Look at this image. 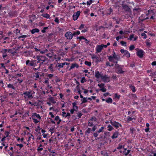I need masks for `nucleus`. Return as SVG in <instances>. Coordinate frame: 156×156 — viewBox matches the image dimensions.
I'll use <instances>...</instances> for the list:
<instances>
[{"label":"nucleus","mask_w":156,"mask_h":156,"mask_svg":"<svg viewBox=\"0 0 156 156\" xmlns=\"http://www.w3.org/2000/svg\"><path fill=\"white\" fill-rule=\"evenodd\" d=\"M120 44L123 46H126V42L123 41H121L120 42Z\"/></svg>","instance_id":"473e14b6"},{"label":"nucleus","mask_w":156,"mask_h":156,"mask_svg":"<svg viewBox=\"0 0 156 156\" xmlns=\"http://www.w3.org/2000/svg\"><path fill=\"white\" fill-rule=\"evenodd\" d=\"M93 1L92 0H90L89 1H88L87 2V4L88 5H90L92 2Z\"/></svg>","instance_id":"a19ab883"},{"label":"nucleus","mask_w":156,"mask_h":156,"mask_svg":"<svg viewBox=\"0 0 156 156\" xmlns=\"http://www.w3.org/2000/svg\"><path fill=\"white\" fill-rule=\"evenodd\" d=\"M129 87L133 92H134L136 91L135 88L134 86L131 85Z\"/></svg>","instance_id":"5701e85b"},{"label":"nucleus","mask_w":156,"mask_h":156,"mask_svg":"<svg viewBox=\"0 0 156 156\" xmlns=\"http://www.w3.org/2000/svg\"><path fill=\"white\" fill-rule=\"evenodd\" d=\"M32 34H34L35 33H38L39 32V30L37 28H34L30 30Z\"/></svg>","instance_id":"dca6fc26"},{"label":"nucleus","mask_w":156,"mask_h":156,"mask_svg":"<svg viewBox=\"0 0 156 156\" xmlns=\"http://www.w3.org/2000/svg\"><path fill=\"white\" fill-rule=\"evenodd\" d=\"M103 81L105 82H109L110 81V77L108 76L107 75H105L104 76H101Z\"/></svg>","instance_id":"9d476101"},{"label":"nucleus","mask_w":156,"mask_h":156,"mask_svg":"<svg viewBox=\"0 0 156 156\" xmlns=\"http://www.w3.org/2000/svg\"><path fill=\"white\" fill-rule=\"evenodd\" d=\"M65 36L67 39L69 40L72 39L73 37V34L70 31L67 32L65 34Z\"/></svg>","instance_id":"1a4fd4ad"},{"label":"nucleus","mask_w":156,"mask_h":156,"mask_svg":"<svg viewBox=\"0 0 156 156\" xmlns=\"http://www.w3.org/2000/svg\"><path fill=\"white\" fill-rule=\"evenodd\" d=\"M42 16L43 17H44L47 19L49 18L50 17L49 15L47 13L43 14L42 15Z\"/></svg>","instance_id":"aec40b11"},{"label":"nucleus","mask_w":156,"mask_h":156,"mask_svg":"<svg viewBox=\"0 0 156 156\" xmlns=\"http://www.w3.org/2000/svg\"><path fill=\"white\" fill-rule=\"evenodd\" d=\"M98 139H101V141H103L104 144L108 142V138L107 137L105 136H104L103 135H101L100 137L99 138H98Z\"/></svg>","instance_id":"0eeeda50"},{"label":"nucleus","mask_w":156,"mask_h":156,"mask_svg":"<svg viewBox=\"0 0 156 156\" xmlns=\"http://www.w3.org/2000/svg\"><path fill=\"white\" fill-rule=\"evenodd\" d=\"M141 36H144V38L146 39L147 38V35L144 33H142L141 34Z\"/></svg>","instance_id":"09e8293b"},{"label":"nucleus","mask_w":156,"mask_h":156,"mask_svg":"<svg viewBox=\"0 0 156 156\" xmlns=\"http://www.w3.org/2000/svg\"><path fill=\"white\" fill-rule=\"evenodd\" d=\"M35 116L37 118L39 119H40L41 117L38 114H37L36 113H34L32 115V118L34 116Z\"/></svg>","instance_id":"f3484780"},{"label":"nucleus","mask_w":156,"mask_h":156,"mask_svg":"<svg viewBox=\"0 0 156 156\" xmlns=\"http://www.w3.org/2000/svg\"><path fill=\"white\" fill-rule=\"evenodd\" d=\"M118 69V72L119 73H122L124 72L122 70L121 68H119V69Z\"/></svg>","instance_id":"c03bdc74"},{"label":"nucleus","mask_w":156,"mask_h":156,"mask_svg":"<svg viewBox=\"0 0 156 156\" xmlns=\"http://www.w3.org/2000/svg\"><path fill=\"white\" fill-rule=\"evenodd\" d=\"M36 62V60H31L29 64V65L31 66H34V63Z\"/></svg>","instance_id":"6ab92c4d"},{"label":"nucleus","mask_w":156,"mask_h":156,"mask_svg":"<svg viewBox=\"0 0 156 156\" xmlns=\"http://www.w3.org/2000/svg\"><path fill=\"white\" fill-rule=\"evenodd\" d=\"M93 120H94L95 122L97 120V118L95 116H93L91 117V119H90L89 121H91Z\"/></svg>","instance_id":"cd10ccee"},{"label":"nucleus","mask_w":156,"mask_h":156,"mask_svg":"<svg viewBox=\"0 0 156 156\" xmlns=\"http://www.w3.org/2000/svg\"><path fill=\"white\" fill-rule=\"evenodd\" d=\"M104 129V127L103 126H102L101 129H99L98 131V133H99L102 131V130L103 129Z\"/></svg>","instance_id":"8fccbe9b"},{"label":"nucleus","mask_w":156,"mask_h":156,"mask_svg":"<svg viewBox=\"0 0 156 156\" xmlns=\"http://www.w3.org/2000/svg\"><path fill=\"white\" fill-rule=\"evenodd\" d=\"M86 81L87 80L85 79V78L84 77H83L81 79V82L82 83H83L86 82Z\"/></svg>","instance_id":"2f4dec72"},{"label":"nucleus","mask_w":156,"mask_h":156,"mask_svg":"<svg viewBox=\"0 0 156 156\" xmlns=\"http://www.w3.org/2000/svg\"><path fill=\"white\" fill-rule=\"evenodd\" d=\"M72 105L73 107V108H74L76 106V102H74L73 103Z\"/></svg>","instance_id":"69168bd1"},{"label":"nucleus","mask_w":156,"mask_h":156,"mask_svg":"<svg viewBox=\"0 0 156 156\" xmlns=\"http://www.w3.org/2000/svg\"><path fill=\"white\" fill-rule=\"evenodd\" d=\"M144 52L143 50H140L137 51L136 55L139 57L142 58L144 56Z\"/></svg>","instance_id":"9b49d317"},{"label":"nucleus","mask_w":156,"mask_h":156,"mask_svg":"<svg viewBox=\"0 0 156 156\" xmlns=\"http://www.w3.org/2000/svg\"><path fill=\"white\" fill-rule=\"evenodd\" d=\"M16 146H19L20 148V149H21L22 147H23V145L22 144H16Z\"/></svg>","instance_id":"603ef678"},{"label":"nucleus","mask_w":156,"mask_h":156,"mask_svg":"<svg viewBox=\"0 0 156 156\" xmlns=\"http://www.w3.org/2000/svg\"><path fill=\"white\" fill-rule=\"evenodd\" d=\"M133 119V118H131L129 116L128 117V119H127V120L128 121H132Z\"/></svg>","instance_id":"864d4df0"},{"label":"nucleus","mask_w":156,"mask_h":156,"mask_svg":"<svg viewBox=\"0 0 156 156\" xmlns=\"http://www.w3.org/2000/svg\"><path fill=\"white\" fill-rule=\"evenodd\" d=\"M130 131L131 133L133 134V132L135 131V129L134 128H130Z\"/></svg>","instance_id":"0e129e2a"},{"label":"nucleus","mask_w":156,"mask_h":156,"mask_svg":"<svg viewBox=\"0 0 156 156\" xmlns=\"http://www.w3.org/2000/svg\"><path fill=\"white\" fill-rule=\"evenodd\" d=\"M135 47L134 45H131L129 47V50L132 51L134 49Z\"/></svg>","instance_id":"37998d69"},{"label":"nucleus","mask_w":156,"mask_h":156,"mask_svg":"<svg viewBox=\"0 0 156 156\" xmlns=\"http://www.w3.org/2000/svg\"><path fill=\"white\" fill-rule=\"evenodd\" d=\"M54 129V128H50L49 130V131L51 132V133H52L53 132H52Z\"/></svg>","instance_id":"774afa93"},{"label":"nucleus","mask_w":156,"mask_h":156,"mask_svg":"<svg viewBox=\"0 0 156 156\" xmlns=\"http://www.w3.org/2000/svg\"><path fill=\"white\" fill-rule=\"evenodd\" d=\"M130 151L131 150H128L127 152H126L125 151H123V153H124V154L125 156H127L130 153Z\"/></svg>","instance_id":"58836bf2"},{"label":"nucleus","mask_w":156,"mask_h":156,"mask_svg":"<svg viewBox=\"0 0 156 156\" xmlns=\"http://www.w3.org/2000/svg\"><path fill=\"white\" fill-rule=\"evenodd\" d=\"M80 11H78L75 13H74L73 14V17L74 20L75 21L77 19L80 15Z\"/></svg>","instance_id":"6e6552de"},{"label":"nucleus","mask_w":156,"mask_h":156,"mask_svg":"<svg viewBox=\"0 0 156 156\" xmlns=\"http://www.w3.org/2000/svg\"><path fill=\"white\" fill-rule=\"evenodd\" d=\"M59 119V117L58 116H56L55 118V120L57 121Z\"/></svg>","instance_id":"338daca9"},{"label":"nucleus","mask_w":156,"mask_h":156,"mask_svg":"<svg viewBox=\"0 0 156 156\" xmlns=\"http://www.w3.org/2000/svg\"><path fill=\"white\" fill-rule=\"evenodd\" d=\"M30 60H27L26 62V65H29V64L30 62Z\"/></svg>","instance_id":"e2e57ef3"},{"label":"nucleus","mask_w":156,"mask_h":156,"mask_svg":"<svg viewBox=\"0 0 156 156\" xmlns=\"http://www.w3.org/2000/svg\"><path fill=\"white\" fill-rule=\"evenodd\" d=\"M148 13L147 14V15L151 13L154 14V12L152 10H149L148 11Z\"/></svg>","instance_id":"a18cd8bd"},{"label":"nucleus","mask_w":156,"mask_h":156,"mask_svg":"<svg viewBox=\"0 0 156 156\" xmlns=\"http://www.w3.org/2000/svg\"><path fill=\"white\" fill-rule=\"evenodd\" d=\"M103 49V47L101 45H98L96 48V51L97 52L99 53L101 52Z\"/></svg>","instance_id":"f8f14e48"},{"label":"nucleus","mask_w":156,"mask_h":156,"mask_svg":"<svg viewBox=\"0 0 156 156\" xmlns=\"http://www.w3.org/2000/svg\"><path fill=\"white\" fill-rule=\"evenodd\" d=\"M115 68L117 69H119V68H121L120 67L119 65V64H115Z\"/></svg>","instance_id":"5fc2aeb1"},{"label":"nucleus","mask_w":156,"mask_h":156,"mask_svg":"<svg viewBox=\"0 0 156 156\" xmlns=\"http://www.w3.org/2000/svg\"><path fill=\"white\" fill-rule=\"evenodd\" d=\"M120 52L123 54H124V55L127 58H129L130 57V54L129 52L126 50L122 49L120 51Z\"/></svg>","instance_id":"39448f33"},{"label":"nucleus","mask_w":156,"mask_h":156,"mask_svg":"<svg viewBox=\"0 0 156 156\" xmlns=\"http://www.w3.org/2000/svg\"><path fill=\"white\" fill-rule=\"evenodd\" d=\"M34 49L35 50V51H40V53H41V54H44V53H45V51H41V50L39 49H38L37 48H34Z\"/></svg>","instance_id":"412c9836"},{"label":"nucleus","mask_w":156,"mask_h":156,"mask_svg":"<svg viewBox=\"0 0 156 156\" xmlns=\"http://www.w3.org/2000/svg\"><path fill=\"white\" fill-rule=\"evenodd\" d=\"M91 57L92 59H94V58L97 59V58H98L97 57L96 55H92Z\"/></svg>","instance_id":"bf43d9fd"},{"label":"nucleus","mask_w":156,"mask_h":156,"mask_svg":"<svg viewBox=\"0 0 156 156\" xmlns=\"http://www.w3.org/2000/svg\"><path fill=\"white\" fill-rule=\"evenodd\" d=\"M115 58L117 61L119 60L120 59V56L119 55L110 56L108 57V59L110 62H113V59Z\"/></svg>","instance_id":"20e7f679"},{"label":"nucleus","mask_w":156,"mask_h":156,"mask_svg":"<svg viewBox=\"0 0 156 156\" xmlns=\"http://www.w3.org/2000/svg\"><path fill=\"white\" fill-rule=\"evenodd\" d=\"M108 130L109 131H111L113 129V127L111 125H108Z\"/></svg>","instance_id":"c9c22d12"},{"label":"nucleus","mask_w":156,"mask_h":156,"mask_svg":"<svg viewBox=\"0 0 156 156\" xmlns=\"http://www.w3.org/2000/svg\"><path fill=\"white\" fill-rule=\"evenodd\" d=\"M88 125L89 126H92L94 125V124L92 122H88Z\"/></svg>","instance_id":"4d7b16f0"},{"label":"nucleus","mask_w":156,"mask_h":156,"mask_svg":"<svg viewBox=\"0 0 156 156\" xmlns=\"http://www.w3.org/2000/svg\"><path fill=\"white\" fill-rule=\"evenodd\" d=\"M110 122L111 124L116 129H118L119 128V125L121 126V125L120 124L115 121H110Z\"/></svg>","instance_id":"423d86ee"},{"label":"nucleus","mask_w":156,"mask_h":156,"mask_svg":"<svg viewBox=\"0 0 156 156\" xmlns=\"http://www.w3.org/2000/svg\"><path fill=\"white\" fill-rule=\"evenodd\" d=\"M79 67V65L76 63H73L71 64V66L69 69V70H70L73 68H74L75 67L76 68H78Z\"/></svg>","instance_id":"ddd939ff"},{"label":"nucleus","mask_w":156,"mask_h":156,"mask_svg":"<svg viewBox=\"0 0 156 156\" xmlns=\"http://www.w3.org/2000/svg\"><path fill=\"white\" fill-rule=\"evenodd\" d=\"M48 100L52 103L53 104H55L56 103V101L54 100V98L53 97H50L48 98Z\"/></svg>","instance_id":"a211bd4d"},{"label":"nucleus","mask_w":156,"mask_h":156,"mask_svg":"<svg viewBox=\"0 0 156 156\" xmlns=\"http://www.w3.org/2000/svg\"><path fill=\"white\" fill-rule=\"evenodd\" d=\"M55 21L56 22L57 24H58L59 23V20L57 17L55 18Z\"/></svg>","instance_id":"13d9d810"},{"label":"nucleus","mask_w":156,"mask_h":156,"mask_svg":"<svg viewBox=\"0 0 156 156\" xmlns=\"http://www.w3.org/2000/svg\"><path fill=\"white\" fill-rule=\"evenodd\" d=\"M32 118L33 120V121L35 123H36V124L37 123H38L39 122V121H38L37 119L35 118H34L33 117Z\"/></svg>","instance_id":"79ce46f5"},{"label":"nucleus","mask_w":156,"mask_h":156,"mask_svg":"<svg viewBox=\"0 0 156 156\" xmlns=\"http://www.w3.org/2000/svg\"><path fill=\"white\" fill-rule=\"evenodd\" d=\"M91 131H92V130L90 128H88L87 130L85 132V133H90Z\"/></svg>","instance_id":"7c9ffc66"},{"label":"nucleus","mask_w":156,"mask_h":156,"mask_svg":"<svg viewBox=\"0 0 156 156\" xmlns=\"http://www.w3.org/2000/svg\"><path fill=\"white\" fill-rule=\"evenodd\" d=\"M107 89L106 88H105L104 87L101 88L100 90V91H102L103 92H105L106 91Z\"/></svg>","instance_id":"ea45409f"},{"label":"nucleus","mask_w":156,"mask_h":156,"mask_svg":"<svg viewBox=\"0 0 156 156\" xmlns=\"http://www.w3.org/2000/svg\"><path fill=\"white\" fill-rule=\"evenodd\" d=\"M82 115V114L81 112H79L77 113V116L79 117V118H78V119L81 117Z\"/></svg>","instance_id":"49530a36"},{"label":"nucleus","mask_w":156,"mask_h":156,"mask_svg":"<svg viewBox=\"0 0 156 156\" xmlns=\"http://www.w3.org/2000/svg\"><path fill=\"white\" fill-rule=\"evenodd\" d=\"M29 37V35H23L20 36L18 38V39H20L21 38L26 37Z\"/></svg>","instance_id":"f704fd0d"},{"label":"nucleus","mask_w":156,"mask_h":156,"mask_svg":"<svg viewBox=\"0 0 156 156\" xmlns=\"http://www.w3.org/2000/svg\"><path fill=\"white\" fill-rule=\"evenodd\" d=\"M53 64H50V66H49L48 68L50 69V70L52 71L53 72L54 71L53 70Z\"/></svg>","instance_id":"e433bc0d"},{"label":"nucleus","mask_w":156,"mask_h":156,"mask_svg":"<svg viewBox=\"0 0 156 156\" xmlns=\"http://www.w3.org/2000/svg\"><path fill=\"white\" fill-rule=\"evenodd\" d=\"M122 7L126 12H128L130 14H132V11L130 7L127 5L122 4Z\"/></svg>","instance_id":"f03ea898"},{"label":"nucleus","mask_w":156,"mask_h":156,"mask_svg":"<svg viewBox=\"0 0 156 156\" xmlns=\"http://www.w3.org/2000/svg\"><path fill=\"white\" fill-rule=\"evenodd\" d=\"M105 101L108 103H112V100L111 98H109L108 99L106 100Z\"/></svg>","instance_id":"4be33fe9"},{"label":"nucleus","mask_w":156,"mask_h":156,"mask_svg":"<svg viewBox=\"0 0 156 156\" xmlns=\"http://www.w3.org/2000/svg\"><path fill=\"white\" fill-rule=\"evenodd\" d=\"M8 87L9 88H11L13 90H15V88L13 85L9 84L7 85Z\"/></svg>","instance_id":"393cba45"},{"label":"nucleus","mask_w":156,"mask_h":156,"mask_svg":"<svg viewBox=\"0 0 156 156\" xmlns=\"http://www.w3.org/2000/svg\"><path fill=\"white\" fill-rule=\"evenodd\" d=\"M98 86L101 88L104 87L105 86V84L103 83H101L100 84H98Z\"/></svg>","instance_id":"4c0bfd02"},{"label":"nucleus","mask_w":156,"mask_h":156,"mask_svg":"<svg viewBox=\"0 0 156 156\" xmlns=\"http://www.w3.org/2000/svg\"><path fill=\"white\" fill-rule=\"evenodd\" d=\"M140 9L139 8H135L133 9V11L134 13H136V12H138V10H140Z\"/></svg>","instance_id":"b1692460"},{"label":"nucleus","mask_w":156,"mask_h":156,"mask_svg":"<svg viewBox=\"0 0 156 156\" xmlns=\"http://www.w3.org/2000/svg\"><path fill=\"white\" fill-rule=\"evenodd\" d=\"M95 76L98 79L102 76H101V75L100 74L99 71H97L95 72Z\"/></svg>","instance_id":"4468645a"},{"label":"nucleus","mask_w":156,"mask_h":156,"mask_svg":"<svg viewBox=\"0 0 156 156\" xmlns=\"http://www.w3.org/2000/svg\"><path fill=\"white\" fill-rule=\"evenodd\" d=\"M36 58L38 60L37 63H40L39 66H38V68L40 69L41 66L43 64L46 65L48 63V62H45V60L46 58L45 56H38L36 57Z\"/></svg>","instance_id":"f257e3e1"},{"label":"nucleus","mask_w":156,"mask_h":156,"mask_svg":"<svg viewBox=\"0 0 156 156\" xmlns=\"http://www.w3.org/2000/svg\"><path fill=\"white\" fill-rule=\"evenodd\" d=\"M76 111V109H75V108H73L71 109L70 111L71 113V114H73L74 113V111Z\"/></svg>","instance_id":"680f3d73"},{"label":"nucleus","mask_w":156,"mask_h":156,"mask_svg":"<svg viewBox=\"0 0 156 156\" xmlns=\"http://www.w3.org/2000/svg\"><path fill=\"white\" fill-rule=\"evenodd\" d=\"M8 50L6 49H5L2 50L1 51V52H2L3 54H6V53L8 52Z\"/></svg>","instance_id":"72a5a7b5"},{"label":"nucleus","mask_w":156,"mask_h":156,"mask_svg":"<svg viewBox=\"0 0 156 156\" xmlns=\"http://www.w3.org/2000/svg\"><path fill=\"white\" fill-rule=\"evenodd\" d=\"M9 133H10L8 131H6L5 132V133L6 135V136H5L6 137H8L9 136Z\"/></svg>","instance_id":"de8ad7c7"},{"label":"nucleus","mask_w":156,"mask_h":156,"mask_svg":"<svg viewBox=\"0 0 156 156\" xmlns=\"http://www.w3.org/2000/svg\"><path fill=\"white\" fill-rule=\"evenodd\" d=\"M65 63H58V67L60 68H62L63 66L65 65Z\"/></svg>","instance_id":"c756f323"},{"label":"nucleus","mask_w":156,"mask_h":156,"mask_svg":"<svg viewBox=\"0 0 156 156\" xmlns=\"http://www.w3.org/2000/svg\"><path fill=\"white\" fill-rule=\"evenodd\" d=\"M84 28V25L83 24H82L80 25V26L79 27V29L80 30H81V29L83 28Z\"/></svg>","instance_id":"3c124183"},{"label":"nucleus","mask_w":156,"mask_h":156,"mask_svg":"<svg viewBox=\"0 0 156 156\" xmlns=\"http://www.w3.org/2000/svg\"><path fill=\"white\" fill-rule=\"evenodd\" d=\"M86 65H87L89 66H90L91 65V64L90 62L86 61L84 63Z\"/></svg>","instance_id":"bb28decb"},{"label":"nucleus","mask_w":156,"mask_h":156,"mask_svg":"<svg viewBox=\"0 0 156 156\" xmlns=\"http://www.w3.org/2000/svg\"><path fill=\"white\" fill-rule=\"evenodd\" d=\"M33 92L34 93V92L33 91H26L23 93V94L24 95V96L25 99L27 98H27L28 99L32 98H33L32 96L33 93L32 92Z\"/></svg>","instance_id":"7ed1b4c3"},{"label":"nucleus","mask_w":156,"mask_h":156,"mask_svg":"<svg viewBox=\"0 0 156 156\" xmlns=\"http://www.w3.org/2000/svg\"><path fill=\"white\" fill-rule=\"evenodd\" d=\"M81 101H82V102L81 103V104H82L83 103H86L87 101V98H83L81 100Z\"/></svg>","instance_id":"a878e982"},{"label":"nucleus","mask_w":156,"mask_h":156,"mask_svg":"<svg viewBox=\"0 0 156 156\" xmlns=\"http://www.w3.org/2000/svg\"><path fill=\"white\" fill-rule=\"evenodd\" d=\"M80 34V32L79 31H77L76 32H74L73 34V36H75L76 35H79Z\"/></svg>","instance_id":"c85d7f7f"},{"label":"nucleus","mask_w":156,"mask_h":156,"mask_svg":"<svg viewBox=\"0 0 156 156\" xmlns=\"http://www.w3.org/2000/svg\"><path fill=\"white\" fill-rule=\"evenodd\" d=\"M134 35L133 34L130 35L129 36V39L131 40H132V39L134 38Z\"/></svg>","instance_id":"052dcab7"},{"label":"nucleus","mask_w":156,"mask_h":156,"mask_svg":"<svg viewBox=\"0 0 156 156\" xmlns=\"http://www.w3.org/2000/svg\"><path fill=\"white\" fill-rule=\"evenodd\" d=\"M119 134V132L117 131L115 132L114 133L113 135L112 136V138L113 139L116 138L118 136Z\"/></svg>","instance_id":"2eb2a0df"},{"label":"nucleus","mask_w":156,"mask_h":156,"mask_svg":"<svg viewBox=\"0 0 156 156\" xmlns=\"http://www.w3.org/2000/svg\"><path fill=\"white\" fill-rule=\"evenodd\" d=\"M41 129L40 128L39 126H37V128L36 129L35 131L37 132H38V130H40Z\"/></svg>","instance_id":"6e6d98bb"}]
</instances>
